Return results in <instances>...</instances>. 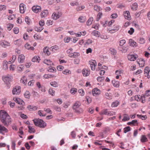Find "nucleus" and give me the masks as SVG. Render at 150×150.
<instances>
[{
  "instance_id": "f257e3e1",
  "label": "nucleus",
  "mask_w": 150,
  "mask_h": 150,
  "mask_svg": "<svg viewBox=\"0 0 150 150\" xmlns=\"http://www.w3.org/2000/svg\"><path fill=\"white\" fill-rule=\"evenodd\" d=\"M81 105V103L79 102H75L73 107V109L74 112L78 114L82 113L83 112V110L80 107Z\"/></svg>"
},
{
  "instance_id": "f03ea898",
  "label": "nucleus",
  "mask_w": 150,
  "mask_h": 150,
  "mask_svg": "<svg viewBox=\"0 0 150 150\" xmlns=\"http://www.w3.org/2000/svg\"><path fill=\"white\" fill-rule=\"evenodd\" d=\"M33 121L35 125L39 127L43 128L46 126V123L43 120L39 119H35Z\"/></svg>"
},
{
  "instance_id": "7ed1b4c3",
  "label": "nucleus",
  "mask_w": 150,
  "mask_h": 150,
  "mask_svg": "<svg viewBox=\"0 0 150 150\" xmlns=\"http://www.w3.org/2000/svg\"><path fill=\"white\" fill-rule=\"evenodd\" d=\"M2 123L6 126H8L11 123V119L9 116H7V117L4 119H2L1 120Z\"/></svg>"
},
{
  "instance_id": "20e7f679",
  "label": "nucleus",
  "mask_w": 150,
  "mask_h": 150,
  "mask_svg": "<svg viewBox=\"0 0 150 150\" xmlns=\"http://www.w3.org/2000/svg\"><path fill=\"white\" fill-rule=\"evenodd\" d=\"M13 100L17 103L22 106L18 107V108L19 110H23L24 109V108L23 106L24 104V103L22 100L20 98H14Z\"/></svg>"
},
{
  "instance_id": "39448f33",
  "label": "nucleus",
  "mask_w": 150,
  "mask_h": 150,
  "mask_svg": "<svg viewBox=\"0 0 150 150\" xmlns=\"http://www.w3.org/2000/svg\"><path fill=\"white\" fill-rule=\"evenodd\" d=\"M62 13L60 11H57L54 12L52 16V18L54 20H56L59 18L62 15Z\"/></svg>"
},
{
  "instance_id": "423d86ee",
  "label": "nucleus",
  "mask_w": 150,
  "mask_h": 150,
  "mask_svg": "<svg viewBox=\"0 0 150 150\" xmlns=\"http://www.w3.org/2000/svg\"><path fill=\"white\" fill-rule=\"evenodd\" d=\"M89 64L90 65L91 69L92 71L95 70L97 65L96 61L95 60H91L89 61Z\"/></svg>"
},
{
  "instance_id": "0eeeda50",
  "label": "nucleus",
  "mask_w": 150,
  "mask_h": 150,
  "mask_svg": "<svg viewBox=\"0 0 150 150\" xmlns=\"http://www.w3.org/2000/svg\"><path fill=\"white\" fill-rule=\"evenodd\" d=\"M12 77L9 76H4L3 78V81L7 84L8 86H10L9 83V82L11 81Z\"/></svg>"
},
{
  "instance_id": "6e6552de",
  "label": "nucleus",
  "mask_w": 150,
  "mask_h": 150,
  "mask_svg": "<svg viewBox=\"0 0 150 150\" xmlns=\"http://www.w3.org/2000/svg\"><path fill=\"white\" fill-rule=\"evenodd\" d=\"M21 92V87L20 86H16L12 90V93L13 95L19 94Z\"/></svg>"
},
{
  "instance_id": "1a4fd4ad",
  "label": "nucleus",
  "mask_w": 150,
  "mask_h": 150,
  "mask_svg": "<svg viewBox=\"0 0 150 150\" xmlns=\"http://www.w3.org/2000/svg\"><path fill=\"white\" fill-rule=\"evenodd\" d=\"M0 45L1 46L4 48H6L11 45L10 42L4 40H2L0 41Z\"/></svg>"
},
{
  "instance_id": "9d476101",
  "label": "nucleus",
  "mask_w": 150,
  "mask_h": 150,
  "mask_svg": "<svg viewBox=\"0 0 150 150\" xmlns=\"http://www.w3.org/2000/svg\"><path fill=\"white\" fill-rule=\"evenodd\" d=\"M8 129L4 126L0 124V133L4 135L5 133H7Z\"/></svg>"
},
{
  "instance_id": "9b49d317",
  "label": "nucleus",
  "mask_w": 150,
  "mask_h": 150,
  "mask_svg": "<svg viewBox=\"0 0 150 150\" xmlns=\"http://www.w3.org/2000/svg\"><path fill=\"white\" fill-rule=\"evenodd\" d=\"M32 9L35 13H38L41 11V7L38 5H35L32 7Z\"/></svg>"
},
{
  "instance_id": "f8f14e48",
  "label": "nucleus",
  "mask_w": 150,
  "mask_h": 150,
  "mask_svg": "<svg viewBox=\"0 0 150 150\" xmlns=\"http://www.w3.org/2000/svg\"><path fill=\"white\" fill-rule=\"evenodd\" d=\"M9 116V115L5 111L1 110L0 111V118L1 120V119H4V118L7 117V116Z\"/></svg>"
},
{
  "instance_id": "ddd939ff",
  "label": "nucleus",
  "mask_w": 150,
  "mask_h": 150,
  "mask_svg": "<svg viewBox=\"0 0 150 150\" xmlns=\"http://www.w3.org/2000/svg\"><path fill=\"white\" fill-rule=\"evenodd\" d=\"M138 64H139L140 67H143L144 66L145 62L144 60L142 58L138 59L137 60Z\"/></svg>"
},
{
  "instance_id": "4468645a",
  "label": "nucleus",
  "mask_w": 150,
  "mask_h": 150,
  "mask_svg": "<svg viewBox=\"0 0 150 150\" xmlns=\"http://www.w3.org/2000/svg\"><path fill=\"white\" fill-rule=\"evenodd\" d=\"M144 74L146 75V76L147 78L149 79L150 78V69L148 67H146L144 69Z\"/></svg>"
},
{
  "instance_id": "2eb2a0df",
  "label": "nucleus",
  "mask_w": 150,
  "mask_h": 150,
  "mask_svg": "<svg viewBox=\"0 0 150 150\" xmlns=\"http://www.w3.org/2000/svg\"><path fill=\"white\" fill-rule=\"evenodd\" d=\"M124 15L125 18L128 20H130L131 17L130 15V12L129 11H126L124 12Z\"/></svg>"
},
{
  "instance_id": "dca6fc26",
  "label": "nucleus",
  "mask_w": 150,
  "mask_h": 150,
  "mask_svg": "<svg viewBox=\"0 0 150 150\" xmlns=\"http://www.w3.org/2000/svg\"><path fill=\"white\" fill-rule=\"evenodd\" d=\"M82 73L84 76H87L90 74V70L89 69H84L82 70Z\"/></svg>"
},
{
  "instance_id": "f3484780",
  "label": "nucleus",
  "mask_w": 150,
  "mask_h": 150,
  "mask_svg": "<svg viewBox=\"0 0 150 150\" xmlns=\"http://www.w3.org/2000/svg\"><path fill=\"white\" fill-rule=\"evenodd\" d=\"M25 5L23 3H21L19 5L20 11L21 13H23L25 11L26 7Z\"/></svg>"
},
{
  "instance_id": "a211bd4d",
  "label": "nucleus",
  "mask_w": 150,
  "mask_h": 150,
  "mask_svg": "<svg viewBox=\"0 0 150 150\" xmlns=\"http://www.w3.org/2000/svg\"><path fill=\"white\" fill-rule=\"evenodd\" d=\"M18 59L19 63H23L24 62L25 56L23 54H21L18 56Z\"/></svg>"
},
{
  "instance_id": "6ab92c4d",
  "label": "nucleus",
  "mask_w": 150,
  "mask_h": 150,
  "mask_svg": "<svg viewBox=\"0 0 150 150\" xmlns=\"http://www.w3.org/2000/svg\"><path fill=\"white\" fill-rule=\"evenodd\" d=\"M129 44L130 46L134 47H136L137 46V44L136 42H135L132 39H130L129 40Z\"/></svg>"
},
{
  "instance_id": "aec40b11",
  "label": "nucleus",
  "mask_w": 150,
  "mask_h": 150,
  "mask_svg": "<svg viewBox=\"0 0 150 150\" xmlns=\"http://www.w3.org/2000/svg\"><path fill=\"white\" fill-rule=\"evenodd\" d=\"M49 13L47 10H44L42 11L40 13V16L42 18H45L47 16Z\"/></svg>"
},
{
  "instance_id": "412c9836",
  "label": "nucleus",
  "mask_w": 150,
  "mask_h": 150,
  "mask_svg": "<svg viewBox=\"0 0 150 150\" xmlns=\"http://www.w3.org/2000/svg\"><path fill=\"white\" fill-rule=\"evenodd\" d=\"M100 90L97 88H95L92 90V93L94 96L99 95L100 94Z\"/></svg>"
},
{
  "instance_id": "4be33fe9",
  "label": "nucleus",
  "mask_w": 150,
  "mask_h": 150,
  "mask_svg": "<svg viewBox=\"0 0 150 150\" xmlns=\"http://www.w3.org/2000/svg\"><path fill=\"white\" fill-rule=\"evenodd\" d=\"M8 62L6 60H4L2 62V66L3 69L6 70L8 69Z\"/></svg>"
},
{
  "instance_id": "5701e85b",
  "label": "nucleus",
  "mask_w": 150,
  "mask_h": 150,
  "mask_svg": "<svg viewBox=\"0 0 150 150\" xmlns=\"http://www.w3.org/2000/svg\"><path fill=\"white\" fill-rule=\"evenodd\" d=\"M22 41L21 39L14 40L13 41L14 44L18 46H21L22 43Z\"/></svg>"
},
{
  "instance_id": "b1692460",
  "label": "nucleus",
  "mask_w": 150,
  "mask_h": 150,
  "mask_svg": "<svg viewBox=\"0 0 150 150\" xmlns=\"http://www.w3.org/2000/svg\"><path fill=\"white\" fill-rule=\"evenodd\" d=\"M104 97L109 100H111L112 98V94L111 93H109L108 92H106L104 95Z\"/></svg>"
},
{
  "instance_id": "393cba45",
  "label": "nucleus",
  "mask_w": 150,
  "mask_h": 150,
  "mask_svg": "<svg viewBox=\"0 0 150 150\" xmlns=\"http://www.w3.org/2000/svg\"><path fill=\"white\" fill-rule=\"evenodd\" d=\"M118 48L119 50L121 51L122 53H125L127 52V47L125 46H120Z\"/></svg>"
},
{
  "instance_id": "a878e982",
  "label": "nucleus",
  "mask_w": 150,
  "mask_h": 150,
  "mask_svg": "<svg viewBox=\"0 0 150 150\" xmlns=\"http://www.w3.org/2000/svg\"><path fill=\"white\" fill-rule=\"evenodd\" d=\"M78 20L80 23H84L86 20V17L84 16H80L78 18Z\"/></svg>"
},
{
  "instance_id": "bb28decb",
  "label": "nucleus",
  "mask_w": 150,
  "mask_h": 150,
  "mask_svg": "<svg viewBox=\"0 0 150 150\" xmlns=\"http://www.w3.org/2000/svg\"><path fill=\"white\" fill-rule=\"evenodd\" d=\"M127 124L128 125L134 126L137 125L138 124V123L137 120H132L131 122H128Z\"/></svg>"
},
{
  "instance_id": "cd10ccee",
  "label": "nucleus",
  "mask_w": 150,
  "mask_h": 150,
  "mask_svg": "<svg viewBox=\"0 0 150 150\" xmlns=\"http://www.w3.org/2000/svg\"><path fill=\"white\" fill-rule=\"evenodd\" d=\"M43 62L45 64L48 65H51L53 64V62L50 59H46L43 60Z\"/></svg>"
},
{
  "instance_id": "c85d7f7f",
  "label": "nucleus",
  "mask_w": 150,
  "mask_h": 150,
  "mask_svg": "<svg viewBox=\"0 0 150 150\" xmlns=\"http://www.w3.org/2000/svg\"><path fill=\"white\" fill-rule=\"evenodd\" d=\"M16 59V57L15 55H12V57L10 58L9 61L8 62V64H11L14 63Z\"/></svg>"
},
{
  "instance_id": "c756f323",
  "label": "nucleus",
  "mask_w": 150,
  "mask_h": 150,
  "mask_svg": "<svg viewBox=\"0 0 150 150\" xmlns=\"http://www.w3.org/2000/svg\"><path fill=\"white\" fill-rule=\"evenodd\" d=\"M119 29V26L117 25L115 27H114L113 29L110 30L109 32L111 33H114L118 31Z\"/></svg>"
},
{
  "instance_id": "7c9ffc66",
  "label": "nucleus",
  "mask_w": 150,
  "mask_h": 150,
  "mask_svg": "<svg viewBox=\"0 0 150 150\" xmlns=\"http://www.w3.org/2000/svg\"><path fill=\"white\" fill-rule=\"evenodd\" d=\"M128 58L130 61H134L136 59L137 57L133 55H129L128 56Z\"/></svg>"
},
{
  "instance_id": "2f4dec72",
  "label": "nucleus",
  "mask_w": 150,
  "mask_h": 150,
  "mask_svg": "<svg viewBox=\"0 0 150 150\" xmlns=\"http://www.w3.org/2000/svg\"><path fill=\"white\" fill-rule=\"evenodd\" d=\"M80 54L79 53L74 52L69 54V56L71 57L76 58Z\"/></svg>"
},
{
  "instance_id": "473e14b6",
  "label": "nucleus",
  "mask_w": 150,
  "mask_h": 150,
  "mask_svg": "<svg viewBox=\"0 0 150 150\" xmlns=\"http://www.w3.org/2000/svg\"><path fill=\"white\" fill-rule=\"evenodd\" d=\"M43 52L46 55L49 56L51 53L49 50V48L47 47H45L43 49Z\"/></svg>"
},
{
  "instance_id": "72a5a7b5",
  "label": "nucleus",
  "mask_w": 150,
  "mask_h": 150,
  "mask_svg": "<svg viewBox=\"0 0 150 150\" xmlns=\"http://www.w3.org/2000/svg\"><path fill=\"white\" fill-rule=\"evenodd\" d=\"M40 57L38 56H35L32 59V61L33 62H38L40 60Z\"/></svg>"
},
{
  "instance_id": "f704fd0d",
  "label": "nucleus",
  "mask_w": 150,
  "mask_h": 150,
  "mask_svg": "<svg viewBox=\"0 0 150 150\" xmlns=\"http://www.w3.org/2000/svg\"><path fill=\"white\" fill-rule=\"evenodd\" d=\"M119 104V101L116 100L112 103L111 106L112 108L116 107Z\"/></svg>"
},
{
  "instance_id": "c9c22d12",
  "label": "nucleus",
  "mask_w": 150,
  "mask_h": 150,
  "mask_svg": "<svg viewBox=\"0 0 150 150\" xmlns=\"http://www.w3.org/2000/svg\"><path fill=\"white\" fill-rule=\"evenodd\" d=\"M112 83L113 86L116 87H118L120 86V82L115 80L112 81Z\"/></svg>"
},
{
  "instance_id": "e433bc0d",
  "label": "nucleus",
  "mask_w": 150,
  "mask_h": 150,
  "mask_svg": "<svg viewBox=\"0 0 150 150\" xmlns=\"http://www.w3.org/2000/svg\"><path fill=\"white\" fill-rule=\"evenodd\" d=\"M24 68V66L23 64H20L17 67V69L18 71H22Z\"/></svg>"
},
{
  "instance_id": "4c0bfd02",
  "label": "nucleus",
  "mask_w": 150,
  "mask_h": 150,
  "mask_svg": "<svg viewBox=\"0 0 150 150\" xmlns=\"http://www.w3.org/2000/svg\"><path fill=\"white\" fill-rule=\"evenodd\" d=\"M27 108L29 110H35L37 109V107L36 106H33L32 105H28Z\"/></svg>"
},
{
  "instance_id": "58836bf2",
  "label": "nucleus",
  "mask_w": 150,
  "mask_h": 150,
  "mask_svg": "<svg viewBox=\"0 0 150 150\" xmlns=\"http://www.w3.org/2000/svg\"><path fill=\"white\" fill-rule=\"evenodd\" d=\"M21 82L22 83L25 85L27 84V79L25 76H23L21 79Z\"/></svg>"
},
{
  "instance_id": "ea45409f",
  "label": "nucleus",
  "mask_w": 150,
  "mask_h": 150,
  "mask_svg": "<svg viewBox=\"0 0 150 150\" xmlns=\"http://www.w3.org/2000/svg\"><path fill=\"white\" fill-rule=\"evenodd\" d=\"M25 47L28 50H34V48L33 47H31L30 44L28 43L26 44L25 45Z\"/></svg>"
},
{
  "instance_id": "a19ab883",
  "label": "nucleus",
  "mask_w": 150,
  "mask_h": 150,
  "mask_svg": "<svg viewBox=\"0 0 150 150\" xmlns=\"http://www.w3.org/2000/svg\"><path fill=\"white\" fill-rule=\"evenodd\" d=\"M108 110L107 109H104L101 110L99 113L101 115H107Z\"/></svg>"
},
{
  "instance_id": "79ce46f5",
  "label": "nucleus",
  "mask_w": 150,
  "mask_h": 150,
  "mask_svg": "<svg viewBox=\"0 0 150 150\" xmlns=\"http://www.w3.org/2000/svg\"><path fill=\"white\" fill-rule=\"evenodd\" d=\"M134 100L137 101L142 100V97L140 95H136L134 97Z\"/></svg>"
},
{
  "instance_id": "37998d69",
  "label": "nucleus",
  "mask_w": 150,
  "mask_h": 150,
  "mask_svg": "<svg viewBox=\"0 0 150 150\" xmlns=\"http://www.w3.org/2000/svg\"><path fill=\"white\" fill-rule=\"evenodd\" d=\"M91 34L93 35L96 37H99L100 36V33L98 31L93 30L92 33Z\"/></svg>"
},
{
  "instance_id": "c03bdc74",
  "label": "nucleus",
  "mask_w": 150,
  "mask_h": 150,
  "mask_svg": "<svg viewBox=\"0 0 150 150\" xmlns=\"http://www.w3.org/2000/svg\"><path fill=\"white\" fill-rule=\"evenodd\" d=\"M93 21V18L92 17H90L87 21L86 24L87 25H90L92 23Z\"/></svg>"
},
{
  "instance_id": "a18cd8bd",
  "label": "nucleus",
  "mask_w": 150,
  "mask_h": 150,
  "mask_svg": "<svg viewBox=\"0 0 150 150\" xmlns=\"http://www.w3.org/2000/svg\"><path fill=\"white\" fill-rule=\"evenodd\" d=\"M148 141V139L144 135H142L141 136V141L142 142H145Z\"/></svg>"
},
{
  "instance_id": "49530a36",
  "label": "nucleus",
  "mask_w": 150,
  "mask_h": 150,
  "mask_svg": "<svg viewBox=\"0 0 150 150\" xmlns=\"http://www.w3.org/2000/svg\"><path fill=\"white\" fill-rule=\"evenodd\" d=\"M129 119L130 118L128 115L127 114H125L124 115V117L122 119V121L123 122H125L129 120Z\"/></svg>"
},
{
  "instance_id": "de8ad7c7",
  "label": "nucleus",
  "mask_w": 150,
  "mask_h": 150,
  "mask_svg": "<svg viewBox=\"0 0 150 150\" xmlns=\"http://www.w3.org/2000/svg\"><path fill=\"white\" fill-rule=\"evenodd\" d=\"M62 73L65 75H69L71 74V71L69 70L66 69L63 70L62 71Z\"/></svg>"
},
{
  "instance_id": "09e8293b",
  "label": "nucleus",
  "mask_w": 150,
  "mask_h": 150,
  "mask_svg": "<svg viewBox=\"0 0 150 150\" xmlns=\"http://www.w3.org/2000/svg\"><path fill=\"white\" fill-rule=\"evenodd\" d=\"M50 85L54 87H58V83L55 81H52L50 83Z\"/></svg>"
},
{
  "instance_id": "8fccbe9b",
  "label": "nucleus",
  "mask_w": 150,
  "mask_h": 150,
  "mask_svg": "<svg viewBox=\"0 0 150 150\" xmlns=\"http://www.w3.org/2000/svg\"><path fill=\"white\" fill-rule=\"evenodd\" d=\"M47 71L50 72H53L56 71V69L54 67H49Z\"/></svg>"
},
{
  "instance_id": "3c124183",
  "label": "nucleus",
  "mask_w": 150,
  "mask_h": 150,
  "mask_svg": "<svg viewBox=\"0 0 150 150\" xmlns=\"http://www.w3.org/2000/svg\"><path fill=\"white\" fill-rule=\"evenodd\" d=\"M70 92L72 94L74 95L77 92V89L75 88H72L71 89Z\"/></svg>"
},
{
  "instance_id": "603ef678",
  "label": "nucleus",
  "mask_w": 150,
  "mask_h": 150,
  "mask_svg": "<svg viewBox=\"0 0 150 150\" xmlns=\"http://www.w3.org/2000/svg\"><path fill=\"white\" fill-rule=\"evenodd\" d=\"M29 129V132L30 133H34L35 130L34 128L31 126H29L28 127Z\"/></svg>"
},
{
  "instance_id": "864d4df0",
  "label": "nucleus",
  "mask_w": 150,
  "mask_h": 150,
  "mask_svg": "<svg viewBox=\"0 0 150 150\" xmlns=\"http://www.w3.org/2000/svg\"><path fill=\"white\" fill-rule=\"evenodd\" d=\"M51 50L53 52H54L55 51L59 49L57 45H55L51 47L50 48Z\"/></svg>"
},
{
  "instance_id": "5fc2aeb1",
  "label": "nucleus",
  "mask_w": 150,
  "mask_h": 150,
  "mask_svg": "<svg viewBox=\"0 0 150 150\" xmlns=\"http://www.w3.org/2000/svg\"><path fill=\"white\" fill-rule=\"evenodd\" d=\"M138 7L137 4V3H134L132 5V9L133 10H137Z\"/></svg>"
},
{
  "instance_id": "6e6d98bb",
  "label": "nucleus",
  "mask_w": 150,
  "mask_h": 150,
  "mask_svg": "<svg viewBox=\"0 0 150 150\" xmlns=\"http://www.w3.org/2000/svg\"><path fill=\"white\" fill-rule=\"evenodd\" d=\"M126 41L125 40H122L120 41L119 45L120 46H122L125 44Z\"/></svg>"
},
{
  "instance_id": "4d7b16f0",
  "label": "nucleus",
  "mask_w": 150,
  "mask_h": 150,
  "mask_svg": "<svg viewBox=\"0 0 150 150\" xmlns=\"http://www.w3.org/2000/svg\"><path fill=\"white\" fill-rule=\"evenodd\" d=\"M137 117L139 118H140L142 119V120H146L147 118V116L146 115H137Z\"/></svg>"
},
{
  "instance_id": "13d9d810",
  "label": "nucleus",
  "mask_w": 150,
  "mask_h": 150,
  "mask_svg": "<svg viewBox=\"0 0 150 150\" xmlns=\"http://www.w3.org/2000/svg\"><path fill=\"white\" fill-rule=\"evenodd\" d=\"M123 73V71L122 70H117L115 71V74L116 75H119L121 76V74H122Z\"/></svg>"
},
{
  "instance_id": "bf43d9fd",
  "label": "nucleus",
  "mask_w": 150,
  "mask_h": 150,
  "mask_svg": "<svg viewBox=\"0 0 150 150\" xmlns=\"http://www.w3.org/2000/svg\"><path fill=\"white\" fill-rule=\"evenodd\" d=\"M25 21L28 25H29L30 23V20L27 16H26L25 18Z\"/></svg>"
},
{
  "instance_id": "052dcab7",
  "label": "nucleus",
  "mask_w": 150,
  "mask_h": 150,
  "mask_svg": "<svg viewBox=\"0 0 150 150\" xmlns=\"http://www.w3.org/2000/svg\"><path fill=\"white\" fill-rule=\"evenodd\" d=\"M24 96L25 98H29L30 96V92L28 91H26L24 94Z\"/></svg>"
},
{
  "instance_id": "680f3d73",
  "label": "nucleus",
  "mask_w": 150,
  "mask_h": 150,
  "mask_svg": "<svg viewBox=\"0 0 150 150\" xmlns=\"http://www.w3.org/2000/svg\"><path fill=\"white\" fill-rule=\"evenodd\" d=\"M99 23H98L96 24H95L93 25L92 28H94L96 30H98V29L99 27Z\"/></svg>"
},
{
  "instance_id": "e2e57ef3",
  "label": "nucleus",
  "mask_w": 150,
  "mask_h": 150,
  "mask_svg": "<svg viewBox=\"0 0 150 150\" xmlns=\"http://www.w3.org/2000/svg\"><path fill=\"white\" fill-rule=\"evenodd\" d=\"M49 93L50 95H51L52 96H53L54 95L55 91L53 90L52 88H50L49 90Z\"/></svg>"
},
{
  "instance_id": "0e129e2a",
  "label": "nucleus",
  "mask_w": 150,
  "mask_h": 150,
  "mask_svg": "<svg viewBox=\"0 0 150 150\" xmlns=\"http://www.w3.org/2000/svg\"><path fill=\"white\" fill-rule=\"evenodd\" d=\"M15 18V15L14 14L11 15L8 17V19L9 20H12Z\"/></svg>"
},
{
  "instance_id": "69168bd1",
  "label": "nucleus",
  "mask_w": 150,
  "mask_h": 150,
  "mask_svg": "<svg viewBox=\"0 0 150 150\" xmlns=\"http://www.w3.org/2000/svg\"><path fill=\"white\" fill-rule=\"evenodd\" d=\"M6 6L5 5H0V11H4L6 9Z\"/></svg>"
},
{
  "instance_id": "338daca9",
  "label": "nucleus",
  "mask_w": 150,
  "mask_h": 150,
  "mask_svg": "<svg viewBox=\"0 0 150 150\" xmlns=\"http://www.w3.org/2000/svg\"><path fill=\"white\" fill-rule=\"evenodd\" d=\"M13 25L12 24H8L7 25V30H10L13 27Z\"/></svg>"
},
{
  "instance_id": "774afa93",
  "label": "nucleus",
  "mask_w": 150,
  "mask_h": 150,
  "mask_svg": "<svg viewBox=\"0 0 150 150\" xmlns=\"http://www.w3.org/2000/svg\"><path fill=\"white\" fill-rule=\"evenodd\" d=\"M131 130V128L129 126H128L125 128L124 129V132L126 133Z\"/></svg>"
}]
</instances>
